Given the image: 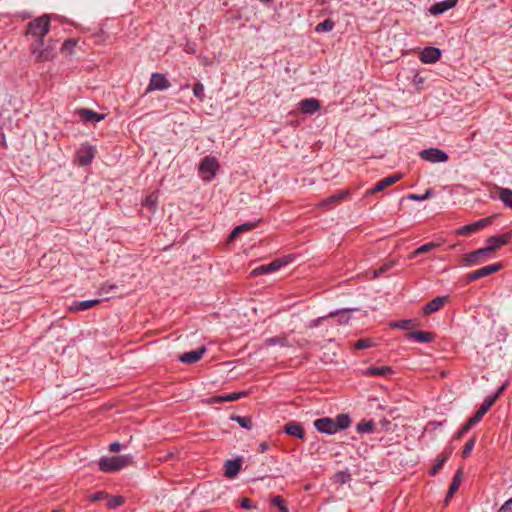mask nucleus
Returning a JSON list of instances; mask_svg holds the SVG:
<instances>
[{
    "instance_id": "nucleus-1",
    "label": "nucleus",
    "mask_w": 512,
    "mask_h": 512,
    "mask_svg": "<svg viewBox=\"0 0 512 512\" xmlns=\"http://www.w3.org/2000/svg\"><path fill=\"white\" fill-rule=\"evenodd\" d=\"M351 425V418L348 414L341 413L335 419L330 417L318 418L314 421V427L320 433L333 435L338 431L347 429Z\"/></svg>"
},
{
    "instance_id": "nucleus-2",
    "label": "nucleus",
    "mask_w": 512,
    "mask_h": 512,
    "mask_svg": "<svg viewBox=\"0 0 512 512\" xmlns=\"http://www.w3.org/2000/svg\"><path fill=\"white\" fill-rule=\"evenodd\" d=\"M132 461L133 457L130 454L114 457H102L98 462V467L102 472L112 473L129 466Z\"/></svg>"
},
{
    "instance_id": "nucleus-3",
    "label": "nucleus",
    "mask_w": 512,
    "mask_h": 512,
    "mask_svg": "<svg viewBox=\"0 0 512 512\" xmlns=\"http://www.w3.org/2000/svg\"><path fill=\"white\" fill-rule=\"evenodd\" d=\"M491 408V399H484L483 403L475 414L461 427V429L455 434V439H461L473 426L481 421L483 416Z\"/></svg>"
},
{
    "instance_id": "nucleus-4",
    "label": "nucleus",
    "mask_w": 512,
    "mask_h": 512,
    "mask_svg": "<svg viewBox=\"0 0 512 512\" xmlns=\"http://www.w3.org/2000/svg\"><path fill=\"white\" fill-rule=\"evenodd\" d=\"M49 29L50 19L47 15H43L28 23L25 34L35 36L37 39H43L49 32Z\"/></svg>"
},
{
    "instance_id": "nucleus-5",
    "label": "nucleus",
    "mask_w": 512,
    "mask_h": 512,
    "mask_svg": "<svg viewBox=\"0 0 512 512\" xmlns=\"http://www.w3.org/2000/svg\"><path fill=\"white\" fill-rule=\"evenodd\" d=\"M219 169V163L213 156L204 157L199 164V173L203 180L211 181Z\"/></svg>"
},
{
    "instance_id": "nucleus-6",
    "label": "nucleus",
    "mask_w": 512,
    "mask_h": 512,
    "mask_svg": "<svg viewBox=\"0 0 512 512\" xmlns=\"http://www.w3.org/2000/svg\"><path fill=\"white\" fill-rule=\"evenodd\" d=\"M419 157L422 160L431 163H441L448 160V155L445 151L434 147L421 150L419 152Z\"/></svg>"
},
{
    "instance_id": "nucleus-7",
    "label": "nucleus",
    "mask_w": 512,
    "mask_h": 512,
    "mask_svg": "<svg viewBox=\"0 0 512 512\" xmlns=\"http://www.w3.org/2000/svg\"><path fill=\"white\" fill-rule=\"evenodd\" d=\"M289 260L285 258H278L268 264L261 265L252 270L251 275L258 276L263 274H269L279 270L284 265L288 264Z\"/></svg>"
},
{
    "instance_id": "nucleus-8",
    "label": "nucleus",
    "mask_w": 512,
    "mask_h": 512,
    "mask_svg": "<svg viewBox=\"0 0 512 512\" xmlns=\"http://www.w3.org/2000/svg\"><path fill=\"white\" fill-rule=\"evenodd\" d=\"M171 86L170 82L164 74L152 73L149 84L146 88L145 94L155 90H166Z\"/></svg>"
},
{
    "instance_id": "nucleus-9",
    "label": "nucleus",
    "mask_w": 512,
    "mask_h": 512,
    "mask_svg": "<svg viewBox=\"0 0 512 512\" xmlns=\"http://www.w3.org/2000/svg\"><path fill=\"white\" fill-rule=\"evenodd\" d=\"M493 219H494V216H489V217L480 219L474 223L464 225L457 230V234L463 235V236H468V235H470L476 231H479V230L485 228L486 226L492 224Z\"/></svg>"
},
{
    "instance_id": "nucleus-10",
    "label": "nucleus",
    "mask_w": 512,
    "mask_h": 512,
    "mask_svg": "<svg viewBox=\"0 0 512 512\" xmlns=\"http://www.w3.org/2000/svg\"><path fill=\"white\" fill-rule=\"evenodd\" d=\"M502 267H503L502 263H495V264H492L489 266L482 267L478 270H475V271L469 273L466 277V281L468 283L476 281L478 279H481L483 277H486L488 275H491L493 273L500 271L502 269Z\"/></svg>"
},
{
    "instance_id": "nucleus-11",
    "label": "nucleus",
    "mask_w": 512,
    "mask_h": 512,
    "mask_svg": "<svg viewBox=\"0 0 512 512\" xmlns=\"http://www.w3.org/2000/svg\"><path fill=\"white\" fill-rule=\"evenodd\" d=\"M401 177H402V175L400 173L385 177V178L381 179L380 181H378L372 188L366 190L364 195L366 197H368L375 193L381 192L388 186H391L394 183H396L398 180L401 179Z\"/></svg>"
},
{
    "instance_id": "nucleus-12",
    "label": "nucleus",
    "mask_w": 512,
    "mask_h": 512,
    "mask_svg": "<svg viewBox=\"0 0 512 512\" xmlns=\"http://www.w3.org/2000/svg\"><path fill=\"white\" fill-rule=\"evenodd\" d=\"M487 243L489 244L486 249L489 253L495 251L503 245H507L512 242V231L501 235H495L487 238Z\"/></svg>"
},
{
    "instance_id": "nucleus-13",
    "label": "nucleus",
    "mask_w": 512,
    "mask_h": 512,
    "mask_svg": "<svg viewBox=\"0 0 512 512\" xmlns=\"http://www.w3.org/2000/svg\"><path fill=\"white\" fill-rule=\"evenodd\" d=\"M490 253L484 248L477 249L475 251H472L470 253H467L463 256V262L465 265L472 266L476 265L484 260L486 256H488Z\"/></svg>"
},
{
    "instance_id": "nucleus-14",
    "label": "nucleus",
    "mask_w": 512,
    "mask_h": 512,
    "mask_svg": "<svg viewBox=\"0 0 512 512\" xmlns=\"http://www.w3.org/2000/svg\"><path fill=\"white\" fill-rule=\"evenodd\" d=\"M442 55V51L436 47H426L420 52V60L423 63H435Z\"/></svg>"
},
{
    "instance_id": "nucleus-15",
    "label": "nucleus",
    "mask_w": 512,
    "mask_h": 512,
    "mask_svg": "<svg viewBox=\"0 0 512 512\" xmlns=\"http://www.w3.org/2000/svg\"><path fill=\"white\" fill-rule=\"evenodd\" d=\"M242 466V458L228 459L224 463L225 476L229 479L235 478L240 472Z\"/></svg>"
},
{
    "instance_id": "nucleus-16",
    "label": "nucleus",
    "mask_w": 512,
    "mask_h": 512,
    "mask_svg": "<svg viewBox=\"0 0 512 512\" xmlns=\"http://www.w3.org/2000/svg\"><path fill=\"white\" fill-rule=\"evenodd\" d=\"M205 352H206V347L201 346V347L197 348L196 350L185 352V353L181 354L179 356V360L185 364H193V363L198 362L202 358V356Z\"/></svg>"
},
{
    "instance_id": "nucleus-17",
    "label": "nucleus",
    "mask_w": 512,
    "mask_h": 512,
    "mask_svg": "<svg viewBox=\"0 0 512 512\" xmlns=\"http://www.w3.org/2000/svg\"><path fill=\"white\" fill-rule=\"evenodd\" d=\"M247 395H248L247 391H241V392L229 393L226 395L213 396L207 400V403L216 404V403H221V402H226V401L233 402V401H236V400H238L242 397H245Z\"/></svg>"
},
{
    "instance_id": "nucleus-18",
    "label": "nucleus",
    "mask_w": 512,
    "mask_h": 512,
    "mask_svg": "<svg viewBox=\"0 0 512 512\" xmlns=\"http://www.w3.org/2000/svg\"><path fill=\"white\" fill-rule=\"evenodd\" d=\"M457 3L458 0H444L441 2H437L429 8V12L432 15H439L454 8L457 5Z\"/></svg>"
},
{
    "instance_id": "nucleus-19",
    "label": "nucleus",
    "mask_w": 512,
    "mask_h": 512,
    "mask_svg": "<svg viewBox=\"0 0 512 512\" xmlns=\"http://www.w3.org/2000/svg\"><path fill=\"white\" fill-rule=\"evenodd\" d=\"M298 105L300 111L304 114H314L320 109V102L315 98L303 99Z\"/></svg>"
},
{
    "instance_id": "nucleus-20",
    "label": "nucleus",
    "mask_w": 512,
    "mask_h": 512,
    "mask_svg": "<svg viewBox=\"0 0 512 512\" xmlns=\"http://www.w3.org/2000/svg\"><path fill=\"white\" fill-rule=\"evenodd\" d=\"M405 337L409 340H414L416 342L420 343H430L434 341L435 334L431 332H425V331H412L406 333Z\"/></svg>"
},
{
    "instance_id": "nucleus-21",
    "label": "nucleus",
    "mask_w": 512,
    "mask_h": 512,
    "mask_svg": "<svg viewBox=\"0 0 512 512\" xmlns=\"http://www.w3.org/2000/svg\"><path fill=\"white\" fill-rule=\"evenodd\" d=\"M283 431L287 435H290V436H293V437H296L299 439H303L305 436V432H304V428H303L302 424L299 422H295V421L288 422L284 426Z\"/></svg>"
},
{
    "instance_id": "nucleus-22",
    "label": "nucleus",
    "mask_w": 512,
    "mask_h": 512,
    "mask_svg": "<svg viewBox=\"0 0 512 512\" xmlns=\"http://www.w3.org/2000/svg\"><path fill=\"white\" fill-rule=\"evenodd\" d=\"M77 113L80 116L81 120L85 123L99 122L105 118V114H100L86 108L79 109Z\"/></svg>"
},
{
    "instance_id": "nucleus-23",
    "label": "nucleus",
    "mask_w": 512,
    "mask_h": 512,
    "mask_svg": "<svg viewBox=\"0 0 512 512\" xmlns=\"http://www.w3.org/2000/svg\"><path fill=\"white\" fill-rule=\"evenodd\" d=\"M446 301H447L446 296L435 297L434 299H432L430 302H428L423 307L422 311L425 315H430V314L438 311L439 309H441Z\"/></svg>"
},
{
    "instance_id": "nucleus-24",
    "label": "nucleus",
    "mask_w": 512,
    "mask_h": 512,
    "mask_svg": "<svg viewBox=\"0 0 512 512\" xmlns=\"http://www.w3.org/2000/svg\"><path fill=\"white\" fill-rule=\"evenodd\" d=\"M261 222L260 219L253 221V222H247L241 225L236 226L231 234L228 237L229 241H233L240 233H243L245 231H250L258 226V224Z\"/></svg>"
},
{
    "instance_id": "nucleus-25",
    "label": "nucleus",
    "mask_w": 512,
    "mask_h": 512,
    "mask_svg": "<svg viewBox=\"0 0 512 512\" xmlns=\"http://www.w3.org/2000/svg\"><path fill=\"white\" fill-rule=\"evenodd\" d=\"M350 195V191L347 189L340 190L337 193L329 196L325 200L322 201L321 206H331L336 205L340 201L344 200Z\"/></svg>"
},
{
    "instance_id": "nucleus-26",
    "label": "nucleus",
    "mask_w": 512,
    "mask_h": 512,
    "mask_svg": "<svg viewBox=\"0 0 512 512\" xmlns=\"http://www.w3.org/2000/svg\"><path fill=\"white\" fill-rule=\"evenodd\" d=\"M100 302H101L100 299L77 301V302L73 303V305L70 307V310L71 311H84V310L90 309V308L98 305Z\"/></svg>"
},
{
    "instance_id": "nucleus-27",
    "label": "nucleus",
    "mask_w": 512,
    "mask_h": 512,
    "mask_svg": "<svg viewBox=\"0 0 512 512\" xmlns=\"http://www.w3.org/2000/svg\"><path fill=\"white\" fill-rule=\"evenodd\" d=\"M392 373L390 366L368 367L364 374L367 376H386Z\"/></svg>"
},
{
    "instance_id": "nucleus-28",
    "label": "nucleus",
    "mask_w": 512,
    "mask_h": 512,
    "mask_svg": "<svg viewBox=\"0 0 512 512\" xmlns=\"http://www.w3.org/2000/svg\"><path fill=\"white\" fill-rule=\"evenodd\" d=\"M55 55L56 52L54 47L48 44L41 50V52H39L37 62L41 63L52 60Z\"/></svg>"
},
{
    "instance_id": "nucleus-29",
    "label": "nucleus",
    "mask_w": 512,
    "mask_h": 512,
    "mask_svg": "<svg viewBox=\"0 0 512 512\" xmlns=\"http://www.w3.org/2000/svg\"><path fill=\"white\" fill-rule=\"evenodd\" d=\"M266 346L280 345L282 347H291L290 342L285 336H276L266 338L264 341Z\"/></svg>"
},
{
    "instance_id": "nucleus-30",
    "label": "nucleus",
    "mask_w": 512,
    "mask_h": 512,
    "mask_svg": "<svg viewBox=\"0 0 512 512\" xmlns=\"http://www.w3.org/2000/svg\"><path fill=\"white\" fill-rule=\"evenodd\" d=\"M499 199L503 202L505 206L512 209V189L500 188Z\"/></svg>"
},
{
    "instance_id": "nucleus-31",
    "label": "nucleus",
    "mask_w": 512,
    "mask_h": 512,
    "mask_svg": "<svg viewBox=\"0 0 512 512\" xmlns=\"http://www.w3.org/2000/svg\"><path fill=\"white\" fill-rule=\"evenodd\" d=\"M350 309H344L341 311L331 312L327 317H335L338 316V322L340 325H345L350 320Z\"/></svg>"
},
{
    "instance_id": "nucleus-32",
    "label": "nucleus",
    "mask_w": 512,
    "mask_h": 512,
    "mask_svg": "<svg viewBox=\"0 0 512 512\" xmlns=\"http://www.w3.org/2000/svg\"><path fill=\"white\" fill-rule=\"evenodd\" d=\"M390 327L392 328H398L402 330H409L415 325V320L412 319H404V320H398V321H392L390 322Z\"/></svg>"
},
{
    "instance_id": "nucleus-33",
    "label": "nucleus",
    "mask_w": 512,
    "mask_h": 512,
    "mask_svg": "<svg viewBox=\"0 0 512 512\" xmlns=\"http://www.w3.org/2000/svg\"><path fill=\"white\" fill-rule=\"evenodd\" d=\"M438 246H439V243H435V242H429V243L423 244L422 246H420L419 248H417L416 250H414L412 252L411 258L417 257L418 255L423 254V253L430 252V251L434 250L435 248H437Z\"/></svg>"
},
{
    "instance_id": "nucleus-34",
    "label": "nucleus",
    "mask_w": 512,
    "mask_h": 512,
    "mask_svg": "<svg viewBox=\"0 0 512 512\" xmlns=\"http://www.w3.org/2000/svg\"><path fill=\"white\" fill-rule=\"evenodd\" d=\"M375 429V423L373 420L361 421L356 425L358 433H372Z\"/></svg>"
},
{
    "instance_id": "nucleus-35",
    "label": "nucleus",
    "mask_w": 512,
    "mask_h": 512,
    "mask_svg": "<svg viewBox=\"0 0 512 512\" xmlns=\"http://www.w3.org/2000/svg\"><path fill=\"white\" fill-rule=\"evenodd\" d=\"M77 43L78 40L75 38H69L65 40L61 47V53L65 55L71 54L74 51Z\"/></svg>"
},
{
    "instance_id": "nucleus-36",
    "label": "nucleus",
    "mask_w": 512,
    "mask_h": 512,
    "mask_svg": "<svg viewBox=\"0 0 512 512\" xmlns=\"http://www.w3.org/2000/svg\"><path fill=\"white\" fill-rule=\"evenodd\" d=\"M232 421L237 422L242 428L245 429H251L252 428V420L250 417L246 416H238V415H232L230 417Z\"/></svg>"
},
{
    "instance_id": "nucleus-37",
    "label": "nucleus",
    "mask_w": 512,
    "mask_h": 512,
    "mask_svg": "<svg viewBox=\"0 0 512 512\" xmlns=\"http://www.w3.org/2000/svg\"><path fill=\"white\" fill-rule=\"evenodd\" d=\"M449 456H450V452H446V453H444L442 458L437 459L436 463L429 470V475L435 476L439 472V470L443 467L444 463L447 461Z\"/></svg>"
},
{
    "instance_id": "nucleus-38",
    "label": "nucleus",
    "mask_w": 512,
    "mask_h": 512,
    "mask_svg": "<svg viewBox=\"0 0 512 512\" xmlns=\"http://www.w3.org/2000/svg\"><path fill=\"white\" fill-rule=\"evenodd\" d=\"M334 26H335V22L333 20H331L330 18H328L325 21L317 24L315 27V31L317 33L329 32V31L333 30Z\"/></svg>"
},
{
    "instance_id": "nucleus-39",
    "label": "nucleus",
    "mask_w": 512,
    "mask_h": 512,
    "mask_svg": "<svg viewBox=\"0 0 512 512\" xmlns=\"http://www.w3.org/2000/svg\"><path fill=\"white\" fill-rule=\"evenodd\" d=\"M351 479H352V476L347 470L346 471H338L334 475V482L342 484V485L348 483L349 481H351Z\"/></svg>"
},
{
    "instance_id": "nucleus-40",
    "label": "nucleus",
    "mask_w": 512,
    "mask_h": 512,
    "mask_svg": "<svg viewBox=\"0 0 512 512\" xmlns=\"http://www.w3.org/2000/svg\"><path fill=\"white\" fill-rule=\"evenodd\" d=\"M462 476H463V471L462 469H458L452 479V482L448 488V490H450L451 492H455L458 490L459 486H460V483H461V480H462Z\"/></svg>"
},
{
    "instance_id": "nucleus-41",
    "label": "nucleus",
    "mask_w": 512,
    "mask_h": 512,
    "mask_svg": "<svg viewBox=\"0 0 512 512\" xmlns=\"http://www.w3.org/2000/svg\"><path fill=\"white\" fill-rule=\"evenodd\" d=\"M44 48V39H36L35 42L31 45V54L35 57V61L38 60V54Z\"/></svg>"
},
{
    "instance_id": "nucleus-42",
    "label": "nucleus",
    "mask_w": 512,
    "mask_h": 512,
    "mask_svg": "<svg viewBox=\"0 0 512 512\" xmlns=\"http://www.w3.org/2000/svg\"><path fill=\"white\" fill-rule=\"evenodd\" d=\"M475 443H476V438L475 436H472L467 442L466 444L464 445V448H463V451H462V457L463 458H467L470 453L472 452L474 446H475Z\"/></svg>"
},
{
    "instance_id": "nucleus-43",
    "label": "nucleus",
    "mask_w": 512,
    "mask_h": 512,
    "mask_svg": "<svg viewBox=\"0 0 512 512\" xmlns=\"http://www.w3.org/2000/svg\"><path fill=\"white\" fill-rule=\"evenodd\" d=\"M125 499L123 496H113L110 498L107 502V508L109 509H115L119 506H121L124 503Z\"/></svg>"
},
{
    "instance_id": "nucleus-44",
    "label": "nucleus",
    "mask_w": 512,
    "mask_h": 512,
    "mask_svg": "<svg viewBox=\"0 0 512 512\" xmlns=\"http://www.w3.org/2000/svg\"><path fill=\"white\" fill-rule=\"evenodd\" d=\"M432 195H433L432 189H428V190H426V192L423 195L409 194L407 196V199L413 200V201H424V200L430 198Z\"/></svg>"
},
{
    "instance_id": "nucleus-45",
    "label": "nucleus",
    "mask_w": 512,
    "mask_h": 512,
    "mask_svg": "<svg viewBox=\"0 0 512 512\" xmlns=\"http://www.w3.org/2000/svg\"><path fill=\"white\" fill-rule=\"evenodd\" d=\"M193 94L196 98H198L200 101H203L205 98L204 94V86L202 83L197 82L193 86Z\"/></svg>"
},
{
    "instance_id": "nucleus-46",
    "label": "nucleus",
    "mask_w": 512,
    "mask_h": 512,
    "mask_svg": "<svg viewBox=\"0 0 512 512\" xmlns=\"http://www.w3.org/2000/svg\"><path fill=\"white\" fill-rule=\"evenodd\" d=\"M373 346V341L370 338L359 339L355 344V349H366Z\"/></svg>"
},
{
    "instance_id": "nucleus-47",
    "label": "nucleus",
    "mask_w": 512,
    "mask_h": 512,
    "mask_svg": "<svg viewBox=\"0 0 512 512\" xmlns=\"http://www.w3.org/2000/svg\"><path fill=\"white\" fill-rule=\"evenodd\" d=\"M118 289L117 285L114 284H103L99 290V294L101 295H107V294H113L115 290Z\"/></svg>"
},
{
    "instance_id": "nucleus-48",
    "label": "nucleus",
    "mask_w": 512,
    "mask_h": 512,
    "mask_svg": "<svg viewBox=\"0 0 512 512\" xmlns=\"http://www.w3.org/2000/svg\"><path fill=\"white\" fill-rule=\"evenodd\" d=\"M508 382L504 383L494 394L487 396L485 399H491V407L494 405L499 396L507 388Z\"/></svg>"
},
{
    "instance_id": "nucleus-49",
    "label": "nucleus",
    "mask_w": 512,
    "mask_h": 512,
    "mask_svg": "<svg viewBox=\"0 0 512 512\" xmlns=\"http://www.w3.org/2000/svg\"><path fill=\"white\" fill-rule=\"evenodd\" d=\"M394 266V262H388L380 266L377 270L374 271V277L377 278L383 273L387 272Z\"/></svg>"
},
{
    "instance_id": "nucleus-50",
    "label": "nucleus",
    "mask_w": 512,
    "mask_h": 512,
    "mask_svg": "<svg viewBox=\"0 0 512 512\" xmlns=\"http://www.w3.org/2000/svg\"><path fill=\"white\" fill-rule=\"evenodd\" d=\"M157 196L155 194H150L146 196V198L143 201V205L149 207V208H155L157 204Z\"/></svg>"
},
{
    "instance_id": "nucleus-51",
    "label": "nucleus",
    "mask_w": 512,
    "mask_h": 512,
    "mask_svg": "<svg viewBox=\"0 0 512 512\" xmlns=\"http://www.w3.org/2000/svg\"><path fill=\"white\" fill-rule=\"evenodd\" d=\"M271 504L273 506H276L279 508V511H281V508H288L285 504L284 499L281 496H275L271 500Z\"/></svg>"
},
{
    "instance_id": "nucleus-52",
    "label": "nucleus",
    "mask_w": 512,
    "mask_h": 512,
    "mask_svg": "<svg viewBox=\"0 0 512 512\" xmlns=\"http://www.w3.org/2000/svg\"><path fill=\"white\" fill-rule=\"evenodd\" d=\"M93 157H94L93 152L91 150H89L86 155L80 157V164L81 165L90 164Z\"/></svg>"
},
{
    "instance_id": "nucleus-53",
    "label": "nucleus",
    "mask_w": 512,
    "mask_h": 512,
    "mask_svg": "<svg viewBox=\"0 0 512 512\" xmlns=\"http://www.w3.org/2000/svg\"><path fill=\"white\" fill-rule=\"evenodd\" d=\"M107 497H108V494H107L106 492H102V491H101V492H96V493L92 494V495L90 496V499H89V500H90L91 502H96V501L103 500V499H105V498H107Z\"/></svg>"
},
{
    "instance_id": "nucleus-54",
    "label": "nucleus",
    "mask_w": 512,
    "mask_h": 512,
    "mask_svg": "<svg viewBox=\"0 0 512 512\" xmlns=\"http://www.w3.org/2000/svg\"><path fill=\"white\" fill-rule=\"evenodd\" d=\"M499 512H512V498L508 499L499 509Z\"/></svg>"
},
{
    "instance_id": "nucleus-55",
    "label": "nucleus",
    "mask_w": 512,
    "mask_h": 512,
    "mask_svg": "<svg viewBox=\"0 0 512 512\" xmlns=\"http://www.w3.org/2000/svg\"><path fill=\"white\" fill-rule=\"evenodd\" d=\"M240 506L244 509H253L256 508V505H253L251 500L248 498H243L241 500Z\"/></svg>"
},
{
    "instance_id": "nucleus-56",
    "label": "nucleus",
    "mask_w": 512,
    "mask_h": 512,
    "mask_svg": "<svg viewBox=\"0 0 512 512\" xmlns=\"http://www.w3.org/2000/svg\"><path fill=\"white\" fill-rule=\"evenodd\" d=\"M122 447V444H120L119 442H113L109 445V451L116 453L119 452L122 449Z\"/></svg>"
},
{
    "instance_id": "nucleus-57",
    "label": "nucleus",
    "mask_w": 512,
    "mask_h": 512,
    "mask_svg": "<svg viewBox=\"0 0 512 512\" xmlns=\"http://www.w3.org/2000/svg\"><path fill=\"white\" fill-rule=\"evenodd\" d=\"M325 318H326V317H319V318H317V319H315V320L311 321V323H310V327H316V326H318V325L322 322V320H324Z\"/></svg>"
},
{
    "instance_id": "nucleus-58",
    "label": "nucleus",
    "mask_w": 512,
    "mask_h": 512,
    "mask_svg": "<svg viewBox=\"0 0 512 512\" xmlns=\"http://www.w3.org/2000/svg\"><path fill=\"white\" fill-rule=\"evenodd\" d=\"M454 494H455V492H451L450 490L447 491V494L444 499L445 505H447L449 503V501L451 500V498L453 497Z\"/></svg>"
},
{
    "instance_id": "nucleus-59",
    "label": "nucleus",
    "mask_w": 512,
    "mask_h": 512,
    "mask_svg": "<svg viewBox=\"0 0 512 512\" xmlns=\"http://www.w3.org/2000/svg\"><path fill=\"white\" fill-rule=\"evenodd\" d=\"M269 448V445L267 442H262L260 445H259V450L261 453L267 451Z\"/></svg>"
},
{
    "instance_id": "nucleus-60",
    "label": "nucleus",
    "mask_w": 512,
    "mask_h": 512,
    "mask_svg": "<svg viewBox=\"0 0 512 512\" xmlns=\"http://www.w3.org/2000/svg\"><path fill=\"white\" fill-rule=\"evenodd\" d=\"M279 512H289V509L288 508H281V511Z\"/></svg>"
},
{
    "instance_id": "nucleus-61",
    "label": "nucleus",
    "mask_w": 512,
    "mask_h": 512,
    "mask_svg": "<svg viewBox=\"0 0 512 512\" xmlns=\"http://www.w3.org/2000/svg\"><path fill=\"white\" fill-rule=\"evenodd\" d=\"M28 17H30V15H29V14H24V15H23V18H24V19H25V18H28Z\"/></svg>"
},
{
    "instance_id": "nucleus-62",
    "label": "nucleus",
    "mask_w": 512,
    "mask_h": 512,
    "mask_svg": "<svg viewBox=\"0 0 512 512\" xmlns=\"http://www.w3.org/2000/svg\"><path fill=\"white\" fill-rule=\"evenodd\" d=\"M52 512H61L60 510H53Z\"/></svg>"
}]
</instances>
